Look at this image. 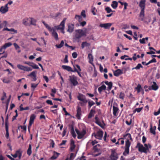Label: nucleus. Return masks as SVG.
Listing matches in <instances>:
<instances>
[{
  "label": "nucleus",
  "mask_w": 160,
  "mask_h": 160,
  "mask_svg": "<svg viewBox=\"0 0 160 160\" xmlns=\"http://www.w3.org/2000/svg\"><path fill=\"white\" fill-rule=\"evenodd\" d=\"M144 146L145 147H144L143 145L141 144L140 142H138L137 144L136 148H138V150L140 152L147 154L149 150V148H151V146L149 144L148 145L147 144H145Z\"/></svg>",
  "instance_id": "obj_1"
},
{
  "label": "nucleus",
  "mask_w": 160,
  "mask_h": 160,
  "mask_svg": "<svg viewBox=\"0 0 160 160\" xmlns=\"http://www.w3.org/2000/svg\"><path fill=\"white\" fill-rule=\"evenodd\" d=\"M75 37L76 38L79 39L82 37L86 35L87 32V30L84 29L83 30H76Z\"/></svg>",
  "instance_id": "obj_2"
},
{
  "label": "nucleus",
  "mask_w": 160,
  "mask_h": 160,
  "mask_svg": "<svg viewBox=\"0 0 160 160\" xmlns=\"http://www.w3.org/2000/svg\"><path fill=\"white\" fill-rule=\"evenodd\" d=\"M75 130L78 135L77 138L78 139H81L83 138L86 133V130L84 128H83L81 132H80L77 128H76Z\"/></svg>",
  "instance_id": "obj_3"
},
{
  "label": "nucleus",
  "mask_w": 160,
  "mask_h": 160,
  "mask_svg": "<svg viewBox=\"0 0 160 160\" xmlns=\"http://www.w3.org/2000/svg\"><path fill=\"white\" fill-rule=\"evenodd\" d=\"M131 145V142L129 140L127 139L125 142V148L124 152L123 154L124 156H126L127 154H128L129 153V148Z\"/></svg>",
  "instance_id": "obj_4"
},
{
  "label": "nucleus",
  "mask_w": 160,
  "mask_h": 160,
  "mask_svg": "<svg viewBox=\"0 0 160 160\" xmlns=\"http://www.w3.org/2000/svg\"><path fill=\"white\" fill-rule=\"evenodd\" d=\"M103 132L101 130H99L96 133H93L92 134V136H94L95 138L101 140L103 136Z\"/></svg>",
  "instance_id": "obj_5"
},
{
  "label": "nucleus",
  "mask_w": 160,
  "mask_h": 160,
  "mask_svg": "<svg viewBox=\"0 0 160 160\" xmlns=\"http://www.w3.org/2000/svg\"><path fill=\"white\" fill-rule=\"evenodd\" d=\"M77 77L74 75L69 76V81L73 86H74L78 84V83L77 81Z\"/></svg>",
  "instance_id": "obj_6"
},
{
  "label": "nucleus",
  "mask_w": 160,
  "mask_h": 160,
  "mask_svg": "<svg viewBox=\"0 0 160 160\" xmlns=\"http://www.w3.org/2000/svg\"><path fill=\"white\" fill-rule=\"evenodd\" d=\"M110 158L112 160H117L118 158V154L115 150H112L111 153Z\"/></svg>",
  "instance_id": "obj_7"
},
{
  "label": "nucleus",
  "mask_w": 160,
  "mask_h": 160,
  "mask_svg": "<svg viewBox=\"0 0 160 160\" xmlns=\"http://www.w3.org/2000/svg\"><path fill=\"white\" fill-rule=\"evenodd\" d=\"M35 118L36 116L34 114H32L30 116L29 120V125L28 126V129L29 131L30 128L31 127L32 124L33 123L34 120L35 119Z\"/></svg>",
  "instance_id": "obj_8"
},
{
  "label": "nucleus",
  "mask_w": 160,
  "mask_h": 160,
  "mask_svg": "<svg viewBox=\"0 0 160 160\" xmlns=\"http://www.w3.org/2000/svg\"><path fill=\"white\" fill-rule=\"evenodd\" d=\"M77 114L76 117L78 119H81V116L82 114L81 108L80 106H78L77 108Z\"/></svg>",
  "instance_id": "obj_9"
},
{
  "label": "nucleus",
  "mask_w": 160,
  "mask_h": 160,
  "mask_svg": "<svg viewBox=\"0 0 160 160\" xmlns=\"http://www.w3.org/2000/svg\"><path fill=\"white\" fill-rule=\"evenodd\" d=\"M65 21H62L60 24L55 27L57 30H64L65 28Z\"/></svg>",
  "instance_id": "obj_10"
},
{
  "label": "nucleus",
  "mask_w": 160,
  "mask_h": 160,
  "mask_svg": "<svg viewBox=\"0 0 160 160\" xmlns=\"http://www.w3.org/2000/svg\"><path fill=\"white\" fill-rule=\"evenodd\" d=\"M153 84L151 86H149L148 87V89L149 90H153L156 91L158 89V87L157 84L155 82H153Z\"/></svg>",
  "instance_id": "obj_11"
},
{
  "label": "nucleus",
  "mask_w": 160,
  "mask_h": 160,
  "mask_svg": "<svg viewBox=\"0 0 160 160\" xmlns=\"http://www.w3.org/2000/svg\"><path fill=\"white\" fill-rule=\"evenodd\" d=\"M82 17L83 18L86 17L85 12L84 10H82L81 12L80 15H76L75 17V18L76 19L80 20L81 19Z\"/></svg>",
  "instance_id": "obj_12"
},
{
  "label": "nucleus",
  "mask_w": 160,
  "mask_h": 160,
  "mask_svg": "<svg viewBox=\"0 0 160 160\" xmlns=\"http://www.w3.org/2000/svg\"><path fill=\"white\" fill-rule=\"evenodd\" d=\"M112 25V23H105L100 24L99 26L101 28H103L105 29H109Z\"/></svg>",
  "instance_id": "obj_13"
},
{
  "label": "nucleus",
  "mask_w": 160,
  "mask_h": 160,
  "mask_svg": "<svg viewBox=\"0 0 160 160\" xmlns=\"http://www.w3.org/2000/svg\"><path fill=\"white\" fill-rule=\"evenodd\" d=\"M36 71H34L31 72L30 74L28 75V76L32 77V80L36 81L37 80L36 78Z\"/></svg>",
  "instance_id": "obj_14"
},
{
  "label": "nucleus",
  "mask_w": 160,
  "mask_h": 160,
  "mask_svg": "<svg viewBox=\"0 0 160 160\" xmlns=\"http://www.w3.org/2000/svg\"><path fill=\"white\" fill-rule=\"evenodd\" d=\"M8 11V4H6L4 7L2 6L0 8V12L2 13H4Z\"/></svg>",
  "instance_id": "obj_15"
},
{
  "label": "nucleus",
  "mask_w": 160,
  "mask_h": 160,
  "mask_svg": "<svg viewBox=\"0 0 160 160\" xmlns=\"http://www.w3.org/2000/svg\"><path fill=\"white\" fill-rule=\"evenodd\" d=\"M78 99L81 101H84V102H88V101L86 99L85 96L81 94L78 96Z\"/></svg>",
  "instance_id": "obj_16"
},
{
  "label": "nucleus",
  "mask_w": 160,
  "mask_h": 160,
  "mask_svg": "<svg viewBox=\"0 0 160 160\" xmlns=\"http://www.w3.org/2000/svg\"><path fill=\"white\" fill-rule=\"evenodd\" d=\"M74 25L72 24H68V29L67 32L71 33L74 30Z\"/></svg>",
  "instance_id": "obj_17"
},
{
  "label": "nucleus",
  "mask_w": 160,
  "mask_h": 160,
  "mask_svg": "<svg viewBox=\"0 0 160 160\" xmlns=\"http://www.w3.org/2000/svg\"><path fill=\"white\" fill-rule=\"evenodd\" d=\"M95 122L99 126L102 128H103V126L101 122L100 121L97 115H96L95 117Z\"/></svg>",
  "instance_id": "obj_18"
},
{
  "label": "nucleus",
  "mask_w": 160,
  "mask_h": 160,
  "mask_svg": "<svg viewBox=\"0 0 160 160\" xmlns=\"http://www.w3.org/2000/svg\"><path fill=\"white\" fill-rule=\"evenodd\" d=\"M123 73L122 71L120 69H118L115 71L113 72L114 75L115 76H118Z\"/></svg>",
  "instance_id": "obj_19"
},
{
  "label": "nucleus",
  "mask_w": 160,
  "mask_h": 160,
  "mask_svg": "<svg viewBox=\"0 0 160 160\" xmlns=\"http://www.w3.org/2000/svg\"><path fill=\"white\" fill-rule=\"evenodd\" d=\"M105 83L108 86L107 89L108 90H110L112 87V82H108V81H105Z\"/></svg>",
  "instance_id": "obj_20"
},
{
  "label": "nucleus",
  "mask_w": 160,
  "mask_h": 160,
  "mask_svg": "<svg viewBox=\"0 0 160 160\" xmlns=\"http://www.w3.org/2000/svg\"><path fill=\"white\" fill-rule=\"evenodd\" d=\"M146 0H141L139 3V6L141 9H144Z\"/></svg>",
  "instance_id": "obj_21"
},
{
  "label": "nucleus",
  "mask_w": 160,
  "mask_h": 160,
  "mask_svg": "<svg viewBox=\"0 0 160 160\" xmlns=\"http://www.w3.org/2000/svg\"><path fill=\"white\" fill-rule=\"evenodd\" d=\"M52 36L54 37L55 39L56 40H57L58 39V34L56 31L54 29H53L52 30Z\"/></svg>",
  "instance_id": "obj_22"
},
{
  "label": "nucleus",
  "mask_w": 160,
  "mask_h": 160,
  "mask_svg": "<svg viewBox=\"0 0 160 160\" xmlns=\"http://www.w3.org/2000/svg\"><path fill=\"white\" fill-rule=\"evenodd\" d=\"M7 24V22L6 21H4L3 22L0 21V29L6 27Z\"/></svg>",
  "instance_id": "obj_23"
},
{
  "label": "nucleus",
  "mask_w": 160,
  "mask_h": 160,
  "mask_svg": "<svg viewBox=\"0 0 160 160\" xmlns=\"http://www.w3.org/2000/svg\"><path fill=\"white\" fill-rule=\"evenodd\" d=\"M59 154V153H58L55 151H54L53 155L51 157V159H55L58 158Z\"/></svg>",
  "instance_id": "obj_24"
},
{
  "label": "nucleus",
  "mask_w": 160,
  "mask_h": 160,
  "mask_svg": "<svg viewBox=\"0 0 160 160\" xmlns=\"http://www.w3.org/2000/svg\"><path fill=\"white\" fill-rule=\"evenodd\" d=\"M95 112V110L92 109L88 115V118H91L94 115V114Z\"/></svg>",
  "instance_id": "obj_25"
},
{
  "label": "nucleus",
  "mask_w": 160,
  "mask_h": 160,
  "mask_svg": "<svg viewBox=\"0 0 160 160\" xmlns=\"http://www.w3.org/2000/svg\"><path fill=\"white\" fill-rule=\"evenodd\" d=\"M62 67L63 69L66 70L68 71L71 72L72 71V68L69 66L63 65L62 66Z\"/></svg>",
  "instance_id": "obj_26"
},
{
  "label": "nucleus",
  "mask_w": 160,
  "mask_h": 160,
  "mask_svg": "<svg viewBox=\"0 0 160 160\" xmlns=\"http://www.w3.org/2000/svg\"><path fill=\"white\" fill-rule=\"evenodd\" d=\"M119 110L118 108L114 106L113 107V114L114 116H117V113Z\"/></svg>",
  "instance_id": "obj_27"
},
{
  "label": "nucleus",
  "mask_w": 160,
  "mask_h": 160,
  "mask_svg": "<svg viewBox=\"0 0 160 160\" xmlns=\"http://www.w3.org/2000/svg\"><path fill=\"white\" fill-rule=\"evenodd\" d=\"M106 87L105 85H103L99 87L98 89V91L100 93L102 91V90H104L106 89Z\"/></svg>",
  "instance_id": "obj_28"
},
{
  "label": "nucleus",
  "mask_w": 160,
  "mask_h": 160,
  "mask_svg": "<svg viewBox=\"0 0 160 160\" xmlns=\"http://www.w3.org/2000/svg\"><path fill=\"white\" fill-rule=\"evenodd\" d=\"M90 43L87 42H83L81 44V47L83 49L85 47H89L90 46Z\"/></svg>",
  "instance_id": "obj_29"
},
{
  "label": "nucleus",
  "mask_w": 160,
  "mask_h": 160,
  "mask_svg": "<svg viewBox=\"0 0 160 160\" xmlns=\"http://www.w3.org/2000/svg\"><path fill=\"white\" fill-rule=\"evenodd\" d=\"M32 152V145L31 144H29V147L27 151V153L28 156H30Z\"/></svg>",
  "instance_id": "obj_30"
},
{
  "label": "nucleus",
  "mask_w": 160,
  "mask_h": 160,
  "mask_svg": "<svg viewBox=\"0 0 160 160\" xmlns=\"http://www.w3.org/2000/svg\"><path fill=\"white\" fill-rule=\"evenodd\" d=\"M118 2L116 1H113L112 2V3L111 4V6L114 9H116L118 7Z\"/></svg>",
  "instance_id": "obj_31"
},
{
  "label": "nucleus",
  "mask_w": 160,
  "mask_h": 160,
  "mask_svg": "<svg viewBox=\"0 0 160 160\" xmlns=\"http://www.w3.org/2000/svg\"><path fill=\"white\" fill-rule=\"evenodd\" d=\"M71 133L72 136L74 138H75L76 137V135L75 133V132L74 130V128L73 126H72L71 130Z\"/></svg>",
  "instance_id": "obj_32"
},
{
  "label": "nucleus",
  "mask_w": 160,
  "mask_h": 160,
  "mask_svg": "<svg viewBox=\"0 0 160 160\" xmlns=\"http://www.w3.org/2000/svg\"><path fill=\"white\" fill-rule=\"evenodd\" d=\"M88 57L89 59V62L92 64L93 61V57L92 55L89 53L88 54Z\"/></svg>",
  "instance_id": "obj_33"
},
{
  "label": "nucleus",
  "mask_w": 160,
  "mask_h": 160,
  "mask_svg": "<svg viewBox=\"0 0 160 160\" xmlns=\"http://www.w3.org/2000/svg\"><path fill=\"white\" fill-rule=\"evenodd\" d=\"M42 23H43V24L45 26V27H46V28H47L48 29V30L49 31H52V30H53V28H52L51 27H50L49 26V25L46 24L45 23V22L43 21L42 22Z\"/></svg>",
  "instance_id": "obj_34"
},
{
  "label": "nucleus",
  "mask_w": 160,
  "mask_h": 160,
  "mask_svg": "<svg viewBox=\"0 0 160 160\" xmlns=\"http://www.w3.org/2000/svg\"><path fill=\"white\" fill-rule=\"evenodd\" d=\"M64 42L63 40H62L60 43L59 44H56L55 45V46L58 48H61L62 47L64 44Z\"/></svg>",
  "instance_id": "obj_35"
},
{
  "label": "nucleus",
  "mask_w": 160,
  "mask_h": 160,
  "mask_svg": "<svg viewBox=\"0 0 160 160\" xmlns=\"http://www.w3.org/2000/svg\"><path fill=\"white\" fill-rule=\"evenodd\" d=\"M16 153L17 155V156L18 157L19 159H21L22 155V152L20 150H17L16 152Z\"/></svg>",
  "instance_id": "obj_36"
},
{
  "label": "nucleus",
  "mask_w": 160,
  "mask_h": 160,
  "mask_svg": "<svg viewBox=\"0 0 160 160\" xmlns=\"http://www.w3.org/2000/svg\"><path fill=\"white\" fill-rule=\"evenodd\" d=\"M6 130V134L5 135V137H6L7 139H8L9 138V133L8 131V127L7 126V125H6L5 127Z\"/></svg>",
  "instance_id": "obj_37"
},
{
  "label": "nucleus",
  "mask_w": 160,
  "mask_h": 160,
  "mask_svg": "<svg viewBox=\"0 0 160 160\" xmlns=\"http://www.w3.org/2000/svg\"><path fill=\"white\" fill-rule=\"evenodd\" d=\"M150 132L151 133H152L154 135H155L156 134L155 130H154L153 129L152 125V124L150 125Z\"/></svg>",
  "instance_id": "obj_38"
},
{
  "label": "nucleus",
  "mask_w": 160,
  "mask_h": 160,
  "mask_svg": "<svg viewBox=\"0 0 160 160\" xmlns=\"http://www.w3.org/2000/svg\"><path fill=\"white\" fill-rule=\"evenodd\" d=\"M135 89L137 91L138 93L140 92L142 89L141 85L140 84H138L137 86L135 88Z\"/></svg>",
  "instance_id": "obj_39"
},
{
  "label": "nucleus",
  "mask_w": 160,
  "mask_h": 160,
  "mask_svg": "<svg viewBox=\"0 0 160 160\" xmlns=\"http://www.w3.org/2000/svg\"><path fill=\"white\" fill-rule=\"evenodd\" d=\"M143 67L140 63H138L136 67L135 68H133L132 70L135 69L136 70H138L140 69V68H142Z\"/></svg>",
  "instance_id": "obj_40"
},
{
  "label": "nucleus",
  "mask_w": 160,
  "mask_h": 160,
  "mask_svg": "<svg viewBox=\"0 0 160 160\" xmlns=\"http://www.w3.org/2000/svg\"><path fill=\"white\" fill-rule=\"evenodd\" d=\"M25 66H23L20 64H18L17 65V68L19 69L24 71Z\"/></svg>",
  "instance_id": "obj_41"
},
{
  "label": "nucleus",
  "mask_w": 160,
  "mask_h": 160,
  "mask_svg": "<svg viewBox=\"0 0 160 160\" xmlns=\"http://www.w3.org/2000/svg\"><path fill=\"white\" fill-rule=\"evenodd\" d=\"M2 82H3L6 83H9L11 81L8 78H4L3 79Z\"/></svg>",
  "instance_id": "obj_42"
},
{
  "label": "nucleus",
  "mask_w": 160,
  "mask_h": 160,
  "mask_svg": "<svg viewBox=\"0 0 160 160\" xmlns=\"http://www.w3.org/2000/svg\"><path fill=\"white\" fill-rule=\"evenodd\" d=\"M12 45V44L11 43L8 42L5 43L4 45L3 46L4 48L6 49L7 48L11 46Z\"/></svg>",
  "instance_id": "obj_43"
},
{
  "label": "nucleus",
  "mask_w": 160,
  "mask_h": 160,
  "mask_svg": "<svg viewBox=\"0 0 160 160\" xmlns=\"http://www.w3.org/2000/svg\"><path fill=\"white\" fill-rule=\"evenodd\" d=\"M88 107L90 108L92 106L95 104V103L93 101H89L88 102Z\"/></svg>",
  "instance_id": "obj_44"
},
{
  "label": "nucleus",
  "mask_w": 160,
  "mask_h": 160,
  "mask_svg": "<svg viewBox=\"0 0 160 160\" xmlns=\"http://www.w3.org/2000/svg\"><path fill=\"white\" fill-rule=\"evenodd\" d=\"M24 71H26L27 72L31 71L32 70V69L30 67L25 66L24 68Z\"/></svg>",
  "instance_id": "obj_45"
},
{
  "label": "nucleus",
  "mask_w": 160,
  "mask_h": 160,
  "mask_svg": "<svg viewBox=\"0 0 160 160\" xmlns=\"http://www.w3.org/2000/svg\"><path fill=\"white\" fill-rule=\"evenodd\" d=\"M5 49V48H4L3 46L1 47L0 49V52H2L0 53V55L4 53L5 52L4 50Z\"/></svg>",
  "instance_id": "obj_46"
},
{
  "label": "nucleus",
  "mask_w": 160,
  "mask_h": 160,
  "mask_svg": "<svg viewBox=\"0 0 160 160\" xmlns=\"http://www.w3.org/2000/svg\"><path fill=\"white\" fill-rule=\"evenodd\" d=\"M124 94L122 92H121L119 95V98L122 100H123L124 99Z\"/></svg>",
  "instance_id": "obj_47"
},
{
  "label": "nucleus",
  "mask_w": 160,
  "mask_h": 160,
  "mask_svg": "<svg viewBox=\"0 0 160 160\" xmlns=\"http://www.w3.org/2000/svg\"><path fill=\"white\" fill-rule=\"evenodd\" d=\"M142 107L136 108L133 111V112H134V113H135L136 112H139L141 111L142 110Z\"/></svg>",
  "instance_id": "obj_48"
},
{
  "label": "nucleus",
  "mask_w": 160,
  "mask_h": 160,
  "mask_svg": "<svg viewBox=\"0 0 160 160\" xmlns=\"http://www.w3.org/2000/svg\"><path fill=\"white\" fill-rule=\"evenodd\" d=\"M127 136H128V137L131 140V141L132 140V138L131 137V135L130 133H127V134H125L123 136V137L124 138H125Z\"/></svg>",
  "instance_id": "obj_49"
},
{
  "label": "nucleus",
  "mask_w": 160,
  "mask_h": 160,
  "mask_svg": "<svg viewBox=\"0 0 160 160\" xmlns=\"http://www.w3.org/2000/svg\"><path fill=\"white\" fill-rule=\"evenodd\" d=\"M23 63L24 64H27L31 67V66H32V64H33V62H30L25 61L23 62Z\"/></svg>",
  "instance_id": "obj_50"
},
{
  "label": "nucleus",
  "mask_w": 160,
  "mask_h": 160,
  "mask_svg": "<svg viewBox=\"0 0 160 160\" xmlns=\"http://www.w3.org/2000/svg\"><path fill=\"white\" fill-rule=\"evenodd\" d=\"M31 67L33 68V69H38L39 68V67L38 66V65H37L36 64H35L33 62V64H32V66Z\"/></svg>",
  "instance_id": "obj_51"
},
{
  "label": "nucleus",
  "mask_w": 160,
  "mask_h": 160,
  "mask_svg": "<svg viewBox=\"0 0 160 160\" xmlns=\"http://www.w3.org/2000/svg\"><path fill=\"white\" fill-rule=\"evenodd\" d=\"M105 9L108 13H109L112 11L111 9L109 7H106Z\"/></svg>",
  "instance_id": "obj_52"
},
{
  "label": "nucleus",
  "mask_w": 160,
  "mask_h": 160,
  "mask_svg": "<svg viewBox=\"0 0 160 160\" xmlns=\"http://www.w3.org/2000/svg\"><path fill=\"white\" fill-rule=\"evenodd\" d=\"M74 157V154L73 153H71L69 158L70 160H73Z\"/></svg>",
  "instance_id": "obj_53"
},
{
  "label": "nucleus",
  "mask_w": 160,
  "mask_h": 160,
  "mask_svg": "<svg viewBox=\"0 0 160 160\" xmlns=\"http://www.w3.org/2000/svg\"><path fill=\"white\" fill-rule=\"evenodd\" d=\"M72 56L73 58H76L78 56V54L76 52H75L72 54Z\"/></svg>",
  "instance_id": "obj_54"
},
{
  "label": "nucleus",
  "mask_w": 160,
  "mask_h": 160,
  "mask_svg": "<svg viewBox=\"0 0 160 160\" xmlns=\"http://www.w3.org/2000/svg\"><path fill=\"white\" fill-rule=\"evenodd\" d=\"M61 16V13L59 12H58L57 13H56L52 17L54 18V19H55L57 17L59 16Z\"/></svg>",
  "instance_id": "obj_55"
},
{
  "label": "nucleus",
  "mask_w": 160,
  "mask_h": 160,
  "mask_svg": "<svg viewBox=\"0 0 160 160\" xmlns=\"http://www.w3.org/2000/svg\"><path fill=\"white\" fill-rule=\"evenodd\" d=\"M139 42L141 44H145L146 43L144 38H142V39L139 40Z\"/></svg>",
  "instance_id": "obj_56"
},
{
  "label": "nucleus",
  "mask_w": 160,
  "mask_h": 160,
  "mask_svg": "<svg viewBox=\"0 0 160 160\" xmlns=\"http://www.w3.org/2000/svg\"><path fill=\"white\" fill-rule=\"evenodd\" d=\"M13 45L16 49H18L20 48V47L16 43H13Z\"/></svg>",
  "instance_id": "obj_57"
},
{
  "label": "nucleus",
  "mask_w": 160,
  "mask_h": 160,
  "mask_svg": "<svg viewBox=\"0 0 160 160\" xmlns=\"http://www.w3.org/2000/svg\"><path fill=\"white\" fill-rule=\"evenodd\" d=\"M46 102L48 104H49L50 105H53V103L52 102V101L51 100H48L46 101Z\"/></svg>",
  "instance_id": "obj_58"
},
{
  "label": "nucleus",
  "mask_w": 160,
  "mask_h": 160,
  "mask_svg": "<svg viewBox=\"0 0 160 160\" xmlns=\"http://www.w3.org/2000/svg\"><path fill=\"white\" fill-rule=\"evenodd\" d=\"M68 56L67 55H66L65 56V57L64 59V63H68Z\"/></svg>",
  "instance_id": "obj_59"
},
{
  "label": "nucleus",
  "mask_w": 160,
  "mask_h": 160,
  "mask_svg": "<svg viewBox=\"0 0 160 160\" xmlns=\"http://www.w3.org/2000/svg\"><path fill=\"white\" fill-rule=\"evenodd\" d=\"M160 113V108L157 112H154V114L155 116H157Z\"/></svg>",
  "instance_id": "obj_60"
},
{
  "label": "nucleus",
  "mask_w": 160,
  "mask_h": 160,
  "mask_svg": "<svg viewBox=\"0 0 160 160\" xmlns=\"http://www.w3.org/2000/svg\"><path fill=\"white\" fill-rule=\"evenodd\" d=\"M51 142L50 143V146L52 148H53L54 146L55 143L53 140H51Z\"/></svg>",
  "instance_id": "obj_61"
},
{
  "label": "nucleus",
  "mask_w": 160,
  "mask_h": 160,
  "mask_svg": "<svg viewBox=\"0 0 160 160\" xmlns=\"http://www.w3.org/2000/svg\"><path fill=\"white\" fill-rule=\"evenodd\" d=\"M30 21V24H32V25H36V21Z\"/></svg>",
  "instance_id": "obj_62"
},
{
  "label": "nucleus",
  "mask_w": 160,
  "mask_h": 160,
  "mask_svg": "<svg viewBox=\"0 0 160 160\" xmlns=\"http://www.w3.org/2000/svg\"><path fill=\"white\" fill-rule=\"evenodd\" d=\"M87 102H84V101H82L81 102H80L79 103L81 106H84L86 104Z\"/></svg>",
  "instance_id": "obj_63"
},
{
  "label": "nucleus",
  "mask_w": 160,
  "mask_h": 160,
  "mask_svg": "<svg viewBox=\"0 0 160 160\" xmlns=\"http://www.w3.org/2000/svg\"><path fill=\"white\" fill-rule=\"evenodd\" d=\"M23 23L26 26L30 25V22H28V21H25L24 22H23Z\"/></svg>",
  "instance_id": "obj_64"
}]
</instances>
